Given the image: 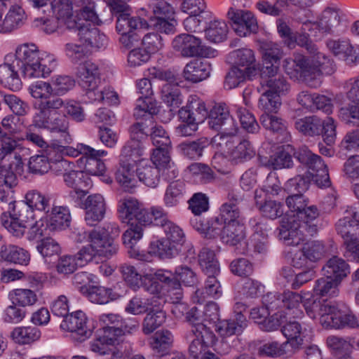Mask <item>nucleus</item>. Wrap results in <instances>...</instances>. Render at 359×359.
I'll list each match as a JSON object with an SVG mask.
<instances>
[{"mask_svg": "<svg viewBox=\"0 0 359 359\" xmlns=\"http://www.w3.org/2000/svg\"><path fill=\"white\" fill-rule=\"evenodd\" d=\"M294 41L290 40L288 47L293 48L295 44L305 47L312 55L306 57L297 55L294 59L287 58L283 61V68L289 75L299 74L305 83L311 88H318L322 83L323 74L330 75L334 71L333 62L324 53L319 52L306 34L296 35Z\"/></svg>", "mask_w": 359, "mask_h": 359, "instance_id": "1", "label": "nucleus"}, {"mask_svg": "<svg viewBox=\"0 0 359 359\" xmlns=\"http://www.w3.org/2000/svg\"><path fill=\"white\" fill-rule=\"evenodd\" d=\"M147 132L142 123H134L130 128V139L122 148L116 180L126 191H130L136 186L135 167L144 154L143 141Z\"/></svg>", "mask_w": 359, "mask_h": 359, "instance_id": "2", "label": "nucleus"}, {"mask_svg": "<svg viewBox=\"0 0 359 359\" xmlns=\"http://www.w3.org/2000/svg\"><path fill=\"white\" fill-rule=\"evenodd\" d=\"M14 62L25 78H46L56 66L53 55L40 53L34 43H23L18 46L15 53Z\"/></svg>", "mask_w": 359, "mask_h": 359, "instance_id": "3", "label": "nucleus"}, {"mask_svg": "<svg viewBox=\"0 0 359 359\" xmlns=\"http://www.w3.org/2000/svg\"><path fill=\"white\" fill-rule=\"evenodd\" d=\"M118 212L123 222L130 224L122 239L126 247L132 248L142 237V222L149 221L147 210L135 198L127 197L119 201Z\"/></svg>", "mask_w": 359, "mask_h": 359, "instance_id": "4", "label": "nucleus"}, {"mask_svg": "<svg viewBox=\"0 0 359 359\" xmlns=\"http://www.w3.org/2000/svg\"><path fill=\"white\" fill-rule=\"evenodd\" d=\"M43 111H36L33 116L32 123L36 128L48 129L60 135L59 143L69 144L72 139L69 133V121L64 114L59 111L62 109L63 102L50 103Z\"/></svg>", "mask_w": 359, "mask_h": 359, "instance_id": "5", "label": "nucleus"}, {"mask_svg": "<svg viewBox=\"0 0 359 359\" xmlns=\"http://www.w3.org/2000/svg\"><path fill=\"white\" fill-rule=\"evenodd\" d=\"M212 147L223 153L233 164L243 163L255 156V150L250 141L236 135H216L212 139Z\"/></svg>", "mask_w": 359, "mask_h": 359, "instance_id": "6", "label": "nucleus"}, {"mask_svg": "<svg viewBox=\"0 0 359 359\" xmlns=\"http://www.w3.org/2000/svg\"><path fill=\"white\" fill-rule=\"evenodd\" d=\"M107 232L100 229L90 231V243L81 248L83 252L88 253V262L94 258L110 259L118 252V245L109 236V234L118 236L120 230L115 223L106 224Z\"/></svg>", "mask_w": 359, "mask_h": 359, "instance_id": "7", "label": "nucleus"}, {"mask_svg": "<svg viewBox=\"0 0 359 359\" xmlns=\"http://www.w3.org/2000/svg\"><path fill=\"white\" fill-rule=\"evenodd\" d=\"M148 7L153 15L147 22L148 27L167 34L175 33V11L170 3L165 0H150Z\"/></svg>", "mask_w": 359, "mask_h": 359, "instance_id": "8", "label": "nucleus"}, {"mask_svg": "<svg viewBox=\"0 0 359 359\" xmlns=\"http://www.w3.org/2000/svg\"><path fill=\"white\" fill-rule=\"evenodd\" d=\"M294 156L306 166V172L312 177L313 181L319 187H327L330 185L328 168L320 156L313 154L306 147H302L294 153Z\"/></svg>", "mask_w": 359, "mask_h": 359, "instance_id": "9", "label": "nucleus"}, {"mask_svg": "<svg viewBox=\"0 0 359 359\" xmlns=\"http://www.w3.org/2000/svg\"><path fill=\"white\" fill-rule=\"evenodd\" d=\"M10 219L2 220L5 228L15 237H22L26 229L34 221V211L22 202L15 203L10 210Z\"/></svg>", "mask_w": 359, "mask_h": 359, "instance_id": "10", "label": "nucleus"}, {"mask_svg": "<svg viewBox=\"0 0 359 359\" xmlns=\"http://www.w3.org/2000/svg\"><path fill=\"white\" fill-rule=\"evenodd\" d=\"M137 93L141 96L137 100V104L134 109V116L136 119L146 117V121L152 123V116L158 112L157 103L151 95L153 90L149 79L144 78L137 81Z\"/></svg>", "mask_w": 359, "mask_h": 359, "instance_id": "11", "label": "nucleus"}, {"mask_svg": "<svg viewBox=\"0 0 359 359\" xmlns=\"http://www.w3.org/2000/svg\"><path fill=\"white\" fill-rule=\"evenodd\" d=\"M209 127L215 130L221 131L217 135H236L238 127L230 115L228 107L224 103L216 104L208 116Z\"/></svg>", "mask_w": 359, "mask_h": 359, "instance_id": "12", "label": "nucleus"}, {"mask_svg": "<svg viewBox=\"0 0 359 359\" xmlns=\"http://www.w3.org/2000/svg\"><path fill=\"white\" fill-rule=\"evenodd\" d=\"M323 320L326 329H355L359 327L357 317L346 305H332L328 317Z\"/></svg>", "mask_w": 359, "mask_h": 359, "instance_id": "13", "label": "nucleus"}, {"mask_svg": "<svg viewBox=\"0 0 359 359\" xmlns=\"http://www.w3.org/2000/svg\"><path fill=\"white\" fill-rule=\"evenodd\" d=\"M112 10L116 13V29L118 33L130 34L139 28H148L147 22L138 16H133L130 13L128 6L125 4H119L116 1L111 4Z\"/></svg>", "mask_w": 359, "mask_h": 359, "instance_id": "14", "label": "nucleus"}, {"mask_svg": "<svg viewBox=\"0 0 359 359\" xmlns=\"http://www.w3.org/2000/svg\"><path fill=\"white\" fill-rule=\"evenodd\" d=\"M191 332L195 338L189 345V354L193 359H201L209 351L208 347L215 344V335L207 325H198Z\"/></svg>", "mask_w": 359, "mask_h": 359, "instance_id": "15", "label": "nucleus"}, {"mask_svg": "<svg viewBox=\"0 0 359 359\" xmlns=\"http://www.w3.org/2000/svg\"><path fill=\"white\" fill-rule=\"evenodd\" d=\"M76 76L79 86L86 91L87 95L97 90L100 83V70L97 64L86 60L76 68Z\"/></svg>", "mask_w": 359, "mask_h": 359, "instance_id": "16", "label": "nucleus"}, {"mask_svg": "<svg viewBox=\"0 0 359 359\" xmlns=\"http://www.w3.org/2000/svg\"><path fill=\"white\" fill-rule=\"evenodd\" d=\"M232 21V27L239 36H247L256 33L258 29L257 21L254 14L245 10L230 8L227 13Z\"/></svg>", "mask_w": 359, "mask_h": 359, "instance_id": "17", "label": "nucleus"}, {"mask_svg": "<svg viewBox=\"0 0 359 359\" xmlns=\"http://www.w3.org/2000/svg\"><path fill=\"white\" fill-rule=\"evenodd\" d=\"M91 326L86 313L81 311L68 314L60 324V328L65 331L74 333L76 340L84 341L92 334Z\"/></svg>", "mask_w": 359, "mask_h": 359, "instance_id": "18", "label": "nucleus"}, {"mask_svg": "<svg viewBox=\"0 0 359 359\" xmlns=\"http://www.w3.org/2000/svg\"><path fill=\"white\" fill-rule=\"evenodd\" d=\"M74 30L77 32L79 41L86 48L100 49L106 47L107 38L105 34L90 23H77Z\"/></svg>", "mask_w": 359, "mask_h": 359, "instance_id": "19", "label": "nucleus"}, {"mask_svg": "<svg viewBox=\"0 0 359 359\" xmlns=\"http://www.w3.org/2000/svg\"><path fill=\"white\" fill-rule=\"evenodd\" d=\"M299 222L294 217H284L278 227V237L283 240L286 245L297 246L303 242L309 235L306 231H301Z\"/></svg>", "mask_w": 359, "mask_h": 359, "instance_id": "20", "label": "nucleus"}, {"mask_svg": "<svg viewBox=\"0 0 359 359\" xmlns=\"http://www.w3.org/2000/svg\"><path fill=\"white\" fill-rule=\"evenodd\" d=\"M340 21L339 11L336 8H327L323 11L316 22L309 21L304 23V29L309 31L318 29L323 34H332L339 25Z\"/></svg>", "mask_w": 359, "mask_h": 359, "instance_id": "21", "label": "nucleus"}, {"mask_svg": "<svg viewBox=\"0 0 359 359\" xmlns=\"http://www.w3.org/2000/svg\"><path fill=\"white\" fill-rule=\"evenodd\" d=\"M154 276L157 281L163 284L165 292L163 294L166 296L167 300L172 304L179 303L183 297L182 285L177 280V276L171 271L159 269L154 273Z\"/></svg>", "mask_w": 359, "mask_h": 359, "instance_id": "22", "label": "nucleus"}, {"mask_svg": "<svg viewBox=\"0 0 359 359\" xmlns=\"http://www.w3.org/2000/svg\"><path fill=\"white\" fill-rule=\"evenodd\" d=\"M29 91L32 97L39 102L34 104L37 111H43L46 105L51 106L50 103L62 102V98L54 95L53 88L49 82L38 81L29 87Z\"/></svg>", "mask_w": 359, "mask_h": 359, "instance_id": "23", "label": "nucleus"}, {"mask_svg": "<svg viewBox=\"0 0 359 359\" xmlns=\"http://www.w3.org/2000/svg\"><path fill=\"white\" fill-rule=\"evenodd\" d=\"M64 182L65 184L72 188L69 192V196L77 201L84 198L88 191V189L91 186V182L87 175L81 170H75L72 168L65 175Z\"/></svg>", "mask_w": 359, "mask_h": 359, "instance_id": "24", "label": "nucleus"}, {"mask_svg": "<svg viewBox=\"0 0 359 359\" xmlns=\"http://www.w3.org/2000/svg\"><path fill=\"white\" fill-rule=\"evenodd\" d=\"M13 58V53L7 54L4 57V62L0 65V83L5 88L15 91L21 88L22 82Z\"/></svg>", "mask_w": 359, "mask_h": 359, "instance_id": "25", "label": "nucleus"}, {"mask_svg": "<svg viewBox=\"0 0 359 359\" xmlns=\"http://www.w3.org/2000/svg\"><path fill=\"white\" fill-rule=\"evenodd\" d=\"M85 221L90 226H95L104 217L106 203L100 194H95L87 197L85 203Z\"/></svg>", "mask_w": 359, "mask_h": 359, "instance_id": "26", "label": "nucleus"}, {"mask_svg": "<svg viewBox=\"0 0 359 359\" xmlns=\"http://www.w3.org/2000/svg\"><path fill=\"white\" fill-rule=\"evenodd\" d=\"M178 115L180 119H191L198 123L203 122L208 116V109L205 102L196 95H191L187 105L182 107Z\"/></svg>", "mask_w": 359, "mask_h": 359, "instance_id": "27", "label": "nucleus"}, {"mask_svg": "<svg viewBox=\"0 0 359 359\" xmlns=\"http://www.w3.org/2000/svg\"><path fill=\"white\" fill-rule=\"evenodd\" d=\"M328 49L347 64L359 60V47L353 46L346 39H330L326 43Z\"/></svg>", "mask_w": 359, "mask_h": 359, "instance_id": "28", "label": "nucleus"}, {"mask_svg": "<svg viewBox=\"0 0 359 359\" xmlns=\"http://www.w3.org/2000/svg\"><path fill=\"white\" fill-rule=\"evenodd\" d=\"M191 226L196 231L204 234L205 238H215L222 236L224 223L219 216L208 219H203L201 217H193L190 219Z\"/></svg>", "mask_w": 359, "mask_h": 359, "instance_id": "29", "label": "nucleus"}, {"mask_svg": "<svg viewBox=\"0 0 359 359\" xmlns=\"http://www.w3.org/2000/svg\"><path fill=\"white\" fill-rule=\"evenodd\" d=\"M0 261L27 266L30 262V254L18 245L0 240Z\"/></svg>", "mask_w": 359, "mask_h": 359, "instance_id": "30", "label": "nucleus"}, {"mask_svg": "<svg viewBox=\"0 0 359 359\" xmlns=\"http://www.w3.org/2000/svg\"><path fill=\"white\" fill-rule=\"evenodd\" d=\"M23 171V162L21 156L15 154L13 160L9 163L0 162V184L15 187L17 186L18 175Z\"/></svg>", "mask_w": 359, "mask_h": 359, "instance_id": "31", "label": "nucleus"}, {"mask_svg": "<svg viewBox=\"0 0 359 359\" xmlns=\"http://www.w3.org/2000/svg\"><path fill=\"white\" fill-rule=\"evenodd\" d=\"M212 72L211 64L204 60H194L184 68L183 76L186 81L198 83L208 78Z\"/></svg>", "mask_w": 359, "mask_h": 359, "instance_id": "32", "label": "nucleus"}, {"mask_svg": "<svg viewBox=\"0 0 359 359\" xmlns=\"http://www.w3.org/2000/svg\"><path fill=\"white\" fill-rule=\"evenodd\" d=\"M201 39L191 34H182L173 39L172 46L174 50L184 57L197 56Z\"/></svg>", "mask_w": 359, "mask_h": 359, "instance_id": "33", "label": "nucleus"}, {"mask_svg": "<svg viewBox=\"0 0 359 359\" xmlns=\"http://www.w3.org/2000/svg\"><path fill=\"white\" fill-rule=\"evenodd\" d=\"M230 56L233 60L234 66L241 68L253 76L258 74V64L256 61L255 53L252 49H237L231 52Z\"/></svg>", "mask_w": 359, "mask_h": 359, "instance_id": "34", "label": "nucleus"}, {"mask_svg": "<svg viewBox=\"0 0 359 359\" xmlns=\"http://www.w3.org/2000/svg\"><path fill=\"white\" fill-rule=\"evenodd\" d=\"M27 20L24 9L19 5H11L4 20H1L0 33H10L22 27Z\"/></svg>", "mask_w": 359, "mask_h": 359, "instance_id": "35", "label": "nucleus"}, {"mask_svg": "<svg viewBox=\"0 0 359 359\" xmlns=\"http://www.w3.org/2000/svg\"><path fill=\"white\" fill-rule=\"evenodd\" d=\"M56 151L53 147L48 146L41 154L31 156L28 163L29 172L41 175L47 173L50 169L52 161L55 159Z\"/></svg>", "mask_w": 359, "mask_h": 359, "instance_id": "36", "label": "nucleus"}, {"mask_svg": "<svg viewBox=\"0 0 359 359\" xmlns=\"http://www.w3.org/2000/svg\"><path fill=\"white\" fill-rule=\"evenodd\" d=\"M73 0H54L52 10L55 18L65 25L69 29H75L77 21L73 18Z\"/></svg>", "mask_w": 359, "mask_h": 359, "instance_id": "37", "label": "nucleus"}, {"mask_svg": "<svg viewBox=\"0 0 359 359\" xmlns=\"http://www.w3.org/2000/svg\"><path fill=\"white\" fill-rule=\"evenodd\" d=\"M95 153L84 154L79 158L80 163L83 165L86 174L100 176L104 175L107 168L101 158L107 155V151L102 149H95Z\"/></svg>", "mask_w": 359, "mask_h": 359, "instance_id": "38", "label": "nucleus"}, {"mask_svg": "<svg viewBox=\"0 0 359 359\" xmlns=\"http://www.w3.org/2000/svg\"><path fill=\"white\" fill-rule=\"evenodd\" d=\"M88 253L80 249L74 255H63L60 257L56 265L57 271L60 274L68 275L73 273L78 267L87 264Z\"/></svg>", "mask_w": 359, "mask_h": 359, "instance_id": "39", "label": "nucleus"}, {"mask_svg": "<svg viewBox=\"0 0 359 359\" xmlns=\"http://www.w3.org/2000/svg\"><path fill=\"white\" fill-rule=\"evenodd\" d=\"M170 150L171 146L156 147L153 151L151 159L155 166L164 169V175H168L169 179H174L178 175V170L171 165Z\"/></svg>", "mask_w": 359, "mask_h": 359, "instance_id": "40", "label": "nucleus"}, {"mask_svg": "<svg viewBox=\"0 0 359 359\" xmlns=\"http://www.w3.org/2000/svg\"><path fill=\"white\" fill-rule=\"evenodd\" d=\"M359 224V205L358 207H348L344 212V216L339 219L336 224L337 233L344 239L354 238L351 235L353 226Z\"/></svg>", "mask_w": 359, "mask_h": 359, "instance_id": "41", "label": "nucleus"}, {"mask_svg": "<svg viewBox=\"0 0 359 359\" xmlns=\"http://www.w3.org/2000/svg\"><path fill=\"white\" fill-rule=\"evenodd\" d=\"M81 291L91 302L100 304H107L120 297L112 289L100 285L81 287Z\"/></svg>", "mask_w": 359, "mask_h": 359, "instance_id": "42", "label": "nucleus"}, {"mask_svg": "<svg viewBox=\"0 0 359 359\" xmlns=\"http://www.w3.org/2000/svg\"><path fill=\"white\" fill-rule=\"evenodd\" d=\"M323 271L326 276L340 283L350 273V266L344 259L333 256L327 260Z\"/></svg>", "mask_w": 359, "mask_h": 359, "instance_id": "43", "label": "nucleus"}, {"mask_svg": "<svg viewBox=\"0 0 359 359\" xmlns=\"http://www.w3.org/2000/svg\"><path fill=\"white\" fill-rule=\"evenodd\" d=\"M303 306L307 315L312 319L318 318L320 324L324 327L325 323L323 319L328 317L332 309V305L311 296L304 300Z\"/></svg>", "mask_w": 359, "mask_h": 359, "instance_id": "44", "label": "nucleus"}, {"mask_svg": "<svg viewBox=\"0 0 359 359\" xmlns=\"http://www.w3.org/2000/svg\"><path fill=\"white\" fill-rule=\"evenodd\" d=\"M318 216L319 211L315 205H307L303 210L299 212L296 219H299L301 231H306V233L311 236L316 233Z\"/></svg>", "mask_w": 359, "mask_h": 359, "instance_id": "45", "label": "nucleus"}, {"mask_svg": "<svg viewBox=\"0 0 359 359\" xmlns=\"http://www.w3.org/2000/svg\"><path fill=\"white\" fill-rule=\"evenodd\" d=\"M246 327V318L238 316V318L233 317L228 320L219 321L217 325L216 330L224 339L233 335L238 336L243 332Z\"/></svg>", "mask_w": 359, "mask_h": 359, "instance_id": "46", "label": "nucleus"}, {"mask_svg": "<svg viewBox=\"0 0 359 359\" xmlns=\"http://www.w3.org/2000/svg\"><path fill=\"white\" fill-rule=\"evenodd\" d=\"M304 299L299 294L290 290L282 293V309L286 314L292 318H301L304 313L300 308Z\"/></svg>", "mask_w": 359, "mask_h": 359, "instance_id": "47", "label": "nucleus"}, {"mask_svg": "<svg viewBox=\"0 0 359 359\" xmlns=\"http://www.w3.org/2000/svg\"><path fill=\"white\" fill-rule=\"evenodd\" d=\"M219 274L207 276L205 283V292L203 290H197L191 297L194 303L202 304L206 297L218 298L222 294L221 285L217 277Z\"/></svg>", "mask_w": 359, "mask_h": 359, "instance_id": "48", "label": "nucleus"}, {"mask_svg": "<svg viewBox=\"0 0 359 359\" xmlns=\"http://www.w3.org/2000/svg\"><path fill=\"white\" fill-rule=\"evenodd\" d=\"M304 329L302 325L296 321H288L281 328V332L287 338V342L296 352L302 346L304 341Z\"/></svg>", "mask_w": 359, "mask_h": 359, "instance_id": "49", "label": "nucleus"}, {"mask_svg": "<svg viewBox=\"0 0 359 359\" xmlns=\"http://www.w3.org/2000/svg\"><path fill=\"white\" fill-rule=\"evenodd\" d=\"M323 123L316 116H309L299 118L294 122L295 128L306 136H318L322 133Z\"/></svg>", "mask_w": 359, "mask_h": 359, "instance_id": "50", "label": "nucleus"}, {"mask_svg": "<svg viewBox=\"0 0 359 359\" xmlns=\"http://www.w3.org/2000/svg\"><path fill=\"white\" fill-rule=\"evenodd\" d=\"M142 118H144V122L140 121L137 122L136 123H142L143 125V127L146 128L147 130H148V132L147 133V138L143 141L144 147H145V142L147 140L149 133H150L151 140L152 141L153 145L155 147L171 146L170 139L162 126H152L153 122L150 123L149 121H146V117H142ZM145 149L146 147H144V149Z\"/></svg>", "mask_w": 359, "mask_h": 359, "instance_id": "51", "label": "nucleus"}, {"mask_svg": "<svg viewBox=\"0 0 359 359\" xmlns=\"http://www.w3.org/2000/svg\"><path fill=\"white\" fill-rule=\"evenodd\" d=\"M245 227L241 222L225 224L223 226L221 239L223 243L236 246L245 239Z\"/></svg>", "mask_w": 359, "mask_h": 359, "instance_id": "52", "label": "nucleus"}, {"mask_svg": "<svg viewBox=\"0 0 359 359\" xmlns=\"http://www.w3.org/2000/svg\"><path fill=\"white\" fill-rule=\"evenodd\" d=\"M259 351L269 357L283 358H290L295 353L286 341L283 343L276 341H268L260 347Z\"/></svg>", "mask_w": 359, "mask_h": 359, "instance_id": "53", "label": "nucleus"}, {"mask_svg": "<svg viewBox=\"0 0 359 359\" xmlns=\"http://www.w3.org/2000/svg\"><path fill=\"white\" fill-rule=\"evenodd\" d=\"M48 217L47 226L51 230H62L70 224V213L65 207H53Z\"/></svg>", "mask_w": 359, "mask_h": 359, "instance_id": "54", "label": "nucleus"}, {"mask_svg": "<svg viewBox=\"0 0 359 359\" xmlns=\"http://www.w3.org/2000/svg\"><path fill=\"white\" fill-rule=\"evenodd\" d=\"M198 262L205 275L219 274V264L213 250L203 248L198 255Z\"/></svg>", "mask_w": 359, "mask_h": 359, "instance_id": "55", "label": "nucleus"}, {"mask_svg": "<svg viewBox=\"0 0 359 359\" xmlns=\"http://www.w3.org/2000/svg\"><path fill=\"white\" fill-rule=\"evenodd\" d=\"M40 330L35 326H20L13 329L11 333L13 340L19 344H29L41 337Z\"/></svg>", "mask_w": 359, "mask_h": 359, "instance_id": "56", "label": "nucleus"}, {"mask_svg": "<svg viewBox=\"0 0 359 359\" xmlns=\"http://www.w3.org/2000/svg\"><path fill=\"white\" fill-rule=\"evenodd\" d=\"M25 203L32 210L48 212L50 207V196L36 189L28 191L25 196Z\"/></svg>", "mask_w": 359, "mask_h": 359, "instance_id": "57", "label": "nucleus"}, {"mask_svg": "<svg viewBox=\"0 0 359 359\" xmlns=\"http://www.w3.org/2000/svg\"><path fill=\"white\" fill-rule=\"evenodd\" d=\"M136 173L140 181L147 187H156L159 182V168L154 164H144L140 160V164L136 169Z\"/></svg>", "mask_w": 359, "mask_h": 359, "instance_id": "58", "label": "nucleus"}, {"mask_svg": "<svg viewBox=\"0 0 359 359\" xmlns=\"http://www.w3.org/2000/svg\"><path fill=\"white\" fill-rule=\"evenodd\" d=\"M208 145L206 138H200L195 141H186L179 145L182 155L187 158L196 160L202 156L204 149Z\"/></svg>", "mask_w": 359, "mask_h": 359, "instance_id": "59", "label": "nucleus"}, {"mask_svg": "<svg viewBox=\"0 0 359 359\" xmlns=\"http://www.w3.org/2000/svg\"><path fill=\"white\" fill-rule=\"evenodd\" d=\"M173 343V335L167 330L157 331L150 338V346L153 351L157 353L163 354L168 351Z\"/></svg>", "mask_w": 359, "mask_h": 359, "instance_id": "60", "label": "nucleus"}, {"mask_svg": "<svg viewBox=\"0 0 359 359\" xmlns=\"http://www.w3.org/2000/svg\"><path fill=\"white\" fill-rule=\"evenodd\" d=\"M257 90L261 93L259 108L263 110L264 114L276 113L281 105L280 97L265 91L263 84L258 87Z\"/></svg>", "mask_w": 359, "mask_h": 359, "instance_id": "61", "label": "nucleus"}, {"mask_svg": "<svg viewBox=\"0 0 359 359\" xmlns=\"http://www.w3.org/2000/svg\"><path fill=\"white\" fill-rule=\"evenodd\" d=\"M8 297L13 304L22 307L33 306L38 300L34 291L22 288L11 290L8 294Z\"/></svg>", "mask_w": 359, "mask_h": 359, "instance_id": "62", "label": "nucleus"}, {"mask_svg": "<svg viewBox=\"0 0 359 359\" xmlns=\"http://www.w3.org/2000/svg\"><path fill=\"white\" fill-rule=\"evenodd\" d=\"M165 312L161 309H151L146 315L142 323V332L149 334L161 326L165 321Z\"/></svg>", "mask_w": 359, "mask_h": 359, "instance_id": "63", "label": "nucleus"}, {"mask_svg": "<svg viewBox=\"0 0 359 359\" xmlns=\"http://www.w3.org/2000/svg\"><path fill=\"white\" fill-rule=\"evenodd\" d=\"M184 184L177 180L171 182L167 187L163 197V202L166 207L172 208L177 206L183 197Z\"/></svg>", "mask_w": 359, "mask_h": 359, "instance_id": "64", "label": "nucleus"}]
</instances>
